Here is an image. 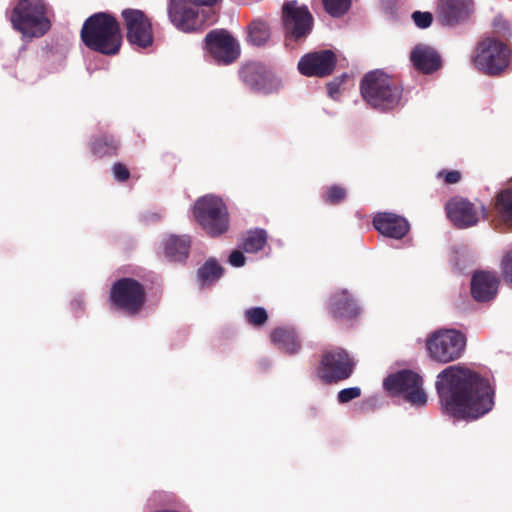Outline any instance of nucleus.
Masks as SVG:
<instances>
[{
    "mask_svg": "<svg viewBox=\"0 0 512 512\" xmlns=\"http://www.w3.org/2000/svg\"><path fill=\"white\" fill-rule=\"evenodd\" d=\"M436 390L443 410L457 419H477L494 405V389L477 372L459 365L437 376Z\"/></svg>",
    "mask_w": 512,
    "mask_h": 512,
    "instance_id": "obj_1",
    "label": "nucleus"
},
{
    "mask_svg": "<svg viewBox=\"0 0 512 512\" xmlns=\"http://www.w3.org/2000/svg\"><path fill=\"white\" fill-rule=\"evenodd\" d=\"M80 38L89 50L115 56L122 46L121 25L113 14L97 12L84 21Z\"/></svg>",
    "mask_w": 512,
    "mask_h": 512,
    "instance_id": "obj_2",
    "label": "nucleus"
},
{
    "mask_svg": "<svg viewBox=\"0 0 512 512\" xmlns=\"http://www.w3.org/2000/svg\"><path fill=\"white\" fill-rule=\"evenodd\" d=\"M360 92L369 106L386 112L400 105L403 87L390 75L375 70L364 75L360 82Z\"/></svg>",
    "mask_w": 512,
    "mask_h": 512,
    "instance_id": "obj_3",
    "label": "nucleus"
},
{
    "mask_svg": "<svg viewBox=\"0 0 512 512\" xmlns=\"http://www.w3.org/2000/svg\"><path fill=\"white\" fill-rule=\"evenodd\" d=\"M49 13L44 0H18L11 10L10 22L23 39L41 38L52 26Z\"/></svg>",
    "mask_w": 512,
    "mask_h": 512,
    "instance_id": "obj_4",
    "label": "nucleus"
},
{
    "mask_svg": "<svg viewBox=\"0 0 512 512\" xmlns=\"http://www.w3.org/2000/svg\"><path fill=\"white\" fill-rule=\"evenodd\" d=\"M193 217L210 237L226 233L230 225L227 205L222 198L208 194L198 198L193 205Z\"/></svg>",
    "mask_w": 512,
    "mask_h": 512,
    "instance_id": "obj_5",
    "label": "nucleus"
},
{
    "mask_svg": "<svg viewBox=\"0 0 512 512\" xmlns=\"http://www.w3.org/2000/svg\"><path fill=\"white\" fill-rule=\"evenodd\" d=\"M512 60L510 46L496 37L481 39L472 61L475 67L489 76H499L509 67Z\"/></svg>",
    "mask_w": 512,
    "mask_h": 512,
    "instance_id": "obj_6",
    "label": "nucleus"
},
{
    "mask_svg": "<svg viewBox=\"0 0 512 512\" xmlns=\"http://www.w3.org/2000/svg\"><path fill=\"white\" fill-rule=\"evenodd\" d=\"M282 25L285 45L294 48L312 32L314 18L307 6H299L296 0H291L282 6Z\"/></svg>",
    "mask_w": 512,
    "mask_h": 512,
    "instance_id": "obj_7",
    "label": "nucleus"
},
{
    "mask_svg": "<svg viewBox=\"0 0 512 512\" xmlns=\"http://www.w3.org/2000/svg\"><path fill=\"white\" fill-rule=\"evenodd\" d=\"M354 369L355 362L349 353L341 347H334L322 352L316 376L324 384L331 385L348 379Z\"/></svg>",
    "mask_w": 512,
    "mask_h": 512,
    "instance_id": "obj_8",
    "label": "nucleus"
},
{
    "mask_svg": "<svg viewBox=\"0 0 512 512\" xmlns=\"http://www.w3.org/2000/svg\"><path fill=\"white\" fill-rule=\"evenodd\" d=\"M465 347V335L455 329L437 330L426 340V348L431 359L443 364L460 358Z\"/></svg>",
    "mask_w": 512,
    "mask_h": 512,
    "instance_id": "obj_9",
    "label": "nucleus"
},
{
    "mask_svg": "<svg viewBox=\"0 0 512 512\" xmlns=\"http://www.w3.org/2000/svg\"><path fill=\"white\" fill-rule=\"evenodd\" d=\"M422 384V377L407 369L388 375L383 382L385 390L391 396H402L406 402L416 407H423L427 403Z\"/></svg>",
    "mask_w": 512,
    "mask_h": 512,
    "instance_id": "obj_10",
    "label": "nucleus"
},
{
    "mask_svg": "<svg viewBox=\"0 0 512 512\" xmlns=\"http://www.w3.org/2000/svg\"><path fill=\"white\" fill-rule=\"evenodd\" d=\"M112 305L130 316L137 315L146 302V291L142 283L131 277L115 281L110 289Z\"/></svg>",
    "mask_w": 512,
    "mask_h": 512,
    "instance_id": "obj_11",
    "label": "nucleus"
},
{
    "mask_svg": "<svg viewBox=\"0 0 512 512\" xmlns=\"http://www.w3.org/2000/svg\"><path fill=\"white\" fill-rule=\"evenodd\" d=\"M219 0H170L168 16L171 23L180 31L193 32L203 28L204 16L199 13V6H212Z\"/></svg>",
    "mask_w": 512,
    "mask_h": 512,
    "instance_id": "obj_12",
    "label": "nucleus"
},
{
    "mask_svg": "<svg viewBox=\"0 0 512 512\" xmlns=\"http://www.w3.org/2000/svg\"><path fill=\"white\" fill-rule=\"evenodd\" d=\"M121 16L131 45L147 48L153 44L152 22L142 10L127 8L122 10Z\"/></svg>",
    "mask_w": 512,
    "mask_h": 512,
    "instance_id": "obj_13",
    "label": "nucleus"
},
{
    "mask_svg": "<svg viewBox=\"0 0 512 512\" xmlns=\"http://www.w3.org/2000/svg\"><path fill=\"white\" fill-rule=\"evenodd\" d=\"M205 48L220 64H231L240 55V47L235 38L225 29L210 31L205 37Z\"/></svg>",
    "mask_w": 512,
    "mask_h": 512,
    "instance_id": "obj_14",
    "label": "nucleus"
},
{
    "mask_svg": "<svg viewBox=\"0 0 512 512\" xmlns=\"http://www.w3.org/2000/svg\"><path fill=\"white\" fill-rule=\"evenodd\" d=\"M473 13V0H436L435 18L441 26L461 25L467 22Z\"/></svg>",
    "mask_w": 512,
    "mask_h": 512,
    "instance_id": "obj_15",
    "label": "nucleus"
},
{
    "mask_svg": "<svg viewBox=\"0 0 512 512\" xmlns=\"http://www.w3.org/2000/svg\"><path fill=\"white\" fill-rule=\"evenodd\" d=\"M447 217L455 227L463 229L475 226L482 216L488 217L486 208L480 205L479 208L469 200L461 197L450 199L445 205Z\"/></svg>",
    "mask_w": 512,
    "mask_h": 512,
    "instance_id": "obj_16",
    "label": "nucleus"
},
{
    "mask_svg": "<svg viewBox=\"0 0 512 512\" xmlns=\"http://www.w3.org/2000/svg\"><path fill=\"white\" fill-rule=\"evenodd\" d=\"M337 57L332 50H320L305 54L298 62L299 72L307 77H326L333 73Z\"/></svg>",
    "mask_w": 512,
    "mask_h": 512,
    "instance_id": "obj_17",
    "label": "nucleus"
},
{
    "mask_svg": "<svg viewBox=\"0 0 512 512\" xmlns=\"http://www.w3.org/2000/svg\"><path fill=\"white\" fill-rule=\"evenodd\" d=\"M242 82L254 92L269 94L276 89L272 73L262 64L248 63L240 70Z\"/></svg>",
    "mask_w": 512,
    "mask_h": 512,
    "instance_id": "obj_18",
    "label": "nucleus"
},
{
    "mask_svg": "<svg viewBox=\"0 0 512 512\" xmlns=\"http://www.w3.org/2000/svg\"><path fill=\"white\" fill-rule=\"evenodd\" d=\"M373 226L380 234L393 239L404 238L410 229L404 217L391 212L377 213L373 218Z\"/></svg>",
    "mask_w": 512,
    "mask_h": 512,
    "instance_id": "obj_19",
    "label": "nucleus"
},
{
    "mask_svg": "<svg viewBox=\"0 0 512 512\" xmlns=\"http://www.w3.org/2000/svg\"><path fill=\"white\" fill-rule=\"evenodd\" d=\"M414 68L423 74H432L442 66L439 53L432 47L419 44L410 53Z\"/></svg>",
    "mask_w": 512,
    "mask_h": 512,
    "instance_id": "obj_20",
    "label": "nucleus"
},
{
    "mask_svg": "<svg viewBox=\"0 0 512 512\" xmlns=\"http://www.w3.org/2000/svg\"><path fill=\"white\" fill-rule=\"evenodd\" d=\"M499 280L495 274L487 271H477L471 280V294L478 302L492 300L498 290Z\"/></svg>",
    "mask_w": 512,
    "mask_h": 512,
    "instance_id": "obj_21",
    "label": "nucleus"
},
{
    "mask_svg": "<svg viewBox=\"0 0 512 512\" xmlns=\"http://www.w3.org/2000/svg\"><path fill=\"white\" fill-rule=\"evenodd\" d=\"M329 311L336 320H351L360 314V307L347 290H340L331 296Z\"/></svg>",
    "mask_w": 512,
    "mask_h": 512,
    "instance_id": "obj_22",
    "label": "nucleus"
},
{
    "mask_svg": "<svg viewBox=\"0 0 512 512\" xmlns=\"http://www.w3.org/2000/svg\"><path fill=\"white\" fill-rule=\"evenodd\" d=\"M191 238L188 235H170L163 243L165 257L176 263H185L189 257Z\"/></svg>",
    "mask_w": 512,
    "mask_h": 512,
    "instance_id": "obj_23",
    "label": "nucleus"
},
{
    "mask_svg": "<svg viewBox=\"0 0 512 512\" xmlns=\"http://www.w3.org/2000/svg\"><path fill=\"white\" fill-rule=\"evenodd\" d=\"M272 342L288 354H295L299 351L301 344L294 329L279 327L271 333Z\"/></svg>",
    "mask_w": 512,
    "mask_h": 512,
    "instance_id": "obj_24",
    "label": "nucleus"
},
{
    "mask_svg": "<svg viewBox=\"0 0 512 512\" xmlns=\"http://www.w3.org/2000/svg\"><path fill=\"white\" fill-rule=\"evenodd\" d=\"M223 271L217 260L210 258L199 267L197 277L202 286H209L221 278Z\"/></svg>",
    "mask_w": 512,
    "mask_h": 512,
    "instance_id": "obj_25",
    "label": "nucleus"
},
{
    "mask_svg": "<svg viewBox=\"0 0 512 512\" xmlns=\"http://www.w3.org/2000/svg\"><path fill=\"white\" fill-rule=\"evenodd\" d=\"M119 141L112 135L104 134L96 138L91 144V150L99 158L116 155Z\"/></svg>",
    "mask_w": 512,
    "mask_h": 512,
    "instance_id": "obj_26",
    "label": "nucleus"
},
{
    "mask_svg": "<svg viewBox=\"0 0 512 512\" xmlns=\"http://www.w3.org/2000/svg\"><path fill=\"white\" fill-rule=\"evenodd\" d=\"M495 210L503 222L512 227V188L504 189L497 194Z\"/></svg>",
    "mask_w": 512,
    "mask_h": 512,
    "instance_id": "obj_27",
    "label": "nucleus"
},
{
    "mask_svg": "<svg viewBox=\"0 0 512 512\" xmlns=\"http://www.w3.org/2000/svg\"><path fill=\"white\" fill-rule=\"evenodd\" d=\"M270 38V28L268 24L260 19L254 20L248 26V42L254 46L264 45Z\"/></svg>",
    "mask_w": 512,
    "mask_h": 512,
    "instance_id": "obj_28",
    "label": "nucleus"
},
{
    "mask_svg": "<svg viewBox=\"0 0 512 512\" xmlns=\"http://www.w3.org/2000/svg\"><path fill=\"white\" fill-rule=\"evenodd\" d=\"M267 242V234L263 229L250 231L243 239L241 248L247 253H256L264 248Z\"/></svg>",
    "mask_w": 512,
    "mask_h": 512,
    "instance_id": "obj_29",
    "label": "nucleus"
},
{
    "mask_svg": "<svg viewBox=\"0 0 512 512\" xmlns=\"http://www.w3.org/2000/svg\"><path fill=\"white\" fill-rule=\"evenodd\" d=\"M325 11L332 17H341L348 12L352 0H322Z\"/></svg>",
    "mask_w": 512,
    "mask_h": 512,
    "instance_id": "obj_30",
    "label": "nucleus"
},
{
    "mask_svg": "<svg viewBox=\"0 0 512 512\" xmlns=\"http://www.w3.org/2000/svg\"><path fill=\"white\" fill-rule=\"evenodd\" d=\"M347 191L340 185H332L327 187L322 195V199L325 203L330 205H337L345 200Z\"/></svg>",
    "mask_w": 512,
    "mask_h": 512,
    "instance_id": "obj_31",
    "label": "nucleus"
},
{
    "mask_svg": "<svg viewBox=\"0 0 512 512\" xmlns=\"http://www.w3.org/2000/svg\"><path fill=\"white\" fill-rule=\"evenodd\" d=\"M245 318L253 326H262L268 320V314L262 307H254L245 311Z\"/></svg>",
    "mask_w": 512,
    "mask_h": 512,
    "instance_id": "obj_32",
    "label": "nucleus"
},
{
    "mask_svg": "<svg viewBox=\"0 0 512 512\" xmlns=\"http://www.w3.org/2000/svg\"><path fill=\"white\" fill-rule=\"evenodd\" d=\"M493 34L497 39L508 38L511 35L508 22L501 17H496L493 22Z\"/></svg>",
    "mask_w": 512,
    "mask_h": 512,
    "instance_id": "obj_33",
    "label": "nucleus"
},
{
    "mask_svg": "<svg viewBox=\"0 0 512 512\" xmlns=\"http://www.w3.org/2000/svg\"><path fill=\"white\" fill-rule=\"evenodd\" d=\"M415 25L420 29H426L433 22V14L431 12L414 11L411 15Z\"/></svg>",
    "mask_w": 512,
    "mask_h": 512,
    "instance_id": "obj_34",
    "label": "nucleus"
},
{
    "mask_svg": "<svg viewBox=\"0 0 512 512\" xmlns=\"http://www.w3.org/2000/svg\"><path fill=\"white\" fill-rule=\"evenodd\" d=\"M361 389L359 387H350L342 389L338 392L337 400L339 403L344 404L349 401L360 397Z\"/></svg>",
    "mask_w": 512,
    "mask_h": 512,
    "instance_id": "obj_35",
    "label": "nucleus"
},
{
    "mask_svg": "<svg viewBox=\"0 0 512 512\" xmlns=\"http://www.w3.org/2000/svg\"><path fill=\"white\" fill-rule=\"evenodd\" d=\"M112 173L117 182H126L130 178V171L127 166L121 162H116L112 166Z\"/></svg>",
    "mask_w": 512,
    "mask_h": 512,
    "instance_id": "obj_36",
    "label": "nucleus"
},
{
    "mask_svg": "<svg viewBox=\"0 0 512 512\" xmlns=\"http://www.w3.org/2000/svg\"><path fill=\"white\" fill-rule=\"evenodd\" d=\"M501 268L504 279L512 284V249L503 256Z\"/></svg>",
    "mask_w": 512,
    "mask_h": 512,
    "instance_id": "obj_37",
    "label": "nucleus"
},
{
    "mask_svg": "<svg viewBox=\"0 0 512 512\" xmlns=\"http://www.w3.org/2000/svg\"><path fill=\"white\" fill-rule=\"evenodd\" d=\"M439 178H443L446 184H456L461 180V173L457 170H442L438 173Z\"/></svg>",
    "mask_w": 512,
    "mask_h": 512,
    "instance_id": "obj_38",
    "label": "nucleus"
},
{
    "mask_svg": "<svg viewBox=\"0 0 512 512\" xmlns=\"http://www.w3.org/2000/svg\"><path fill=\"white\" fill-rule=\"evenodd\" d=\"M346 75L335 78L333 81L327 84V90L330 97L335 98L340 91V86L343 84Z\"/></svg>",
    "mask_w": 512,
    "mask_h": 512,
    "instance_id": "obj_39",
    "label": "nucleus"
},
{
    "mask_svg": "<svg viewBox=\"0 0 512 512\" xmlns=\"http://www.w3.org/2000/svg\"><path fill=\"white\" fill-rule=\"evenodd\" d=\"M246 261L245 256L239 250H234L229 256V263L234 267L244 266Z\"/></svg>",
    "mask_w": 512,
    "mask_h": 512,
    "instance_id": "obj_40",
    "label": "nucleus"
}]
</instances>
